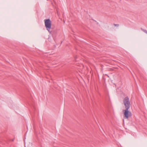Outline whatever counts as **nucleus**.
Returning <instances> with one entry per match:
<instances>
[{"instance_id": "nucleus-6", "label": "nucleus", "mask_w": 147, "mask_h": 147, "mask_svg": "<svg viewBox=\"0 0 147 147\" xmlns=\"http://www.w3.org/2000/svg\"><path fill=\"white\" fill-rule=\"evenodd\" d=\"M57 14H58V15H59V13H58V11H57Z\"/></svg>"}, {"instance_id": "nucleus-4", "label": "nucleus", "mask_w": 147, "mask_h": 147, "mask_svg": "<svg viewBox=\"0 0 147 147\" xmlns=\"http://www.w3.org/2000/svg\"><path fill=\"white\" fill-rule=\"evenodd\" d=\"M141 30L142 31H143L145 33H146L147 34V31L146 30H145L144 29H143V28H141Z\"/></svg>"}, {"instance_id": "nucleus-3", "label": "nucleus", "mask_w": 147, "mask_h": 147, "mask_svg": "<svg viewBox=\"0 0 147 147\" xmlns=\"http://www.w3.org/2000/svg\"><path fill=\"white\" fill-rule=\"evenodd\" d=\"M123 102L125 108H130V102L129 101V98L127 96L126 97L124 98L123 100Z\"/></svg>"}, {"instance_id": "nucleus-1", "label": "nucleus", "mask_w": 147, "mask_h": 147, "mask_svg": "<svg viewBox=\"0 0 147 147\" xmlns=\"http://www.w3.org/2000/svg\"><path fill=\"white\" fill-rule=\"evenodd\" d=\"M45 27L47 30L50 33L51 32L50 31L51 29V22L49 19H46L44 20Z\"/></svg>"}, {"instance_id": "nucleus-2", "label": "nucleus", "mask_w": 147, "mask_h": 147, "mask_svg": "<svg viewBox=\"0 0 147 147\" xmlns=\"http://www.w3.org/2000/svg\"><path fill=\"white\" fill-rule=\"evenodd\" d=\"M125 109V110H123V111L124 115V117L125 119H127L131 117L132 115L130 111H128V109L129 108Z\"/></svg>"}, {"instance_id": "nucleus-7", "label": "nucleus", "mask_w": 147, "mask_h": 147, "mask_svg": "<svg viewBox=\"0 0 147 147\" xmlns=\"http://www.w3.org/2000/svg\"><path fill=\"white\" fill-rule=\"evenodd\" d=\"M14 139H12L11 140L12 141H14Z\"/></svg>"}, {"instance_id": "nucleus-5", "label": "nucleus", "mask_w": 147, "mask_h": 147, "mask_svg": "<svg viewBox=\"0 0 147 147\" xmlns=\"http://www.w3.org/2000/svg\"><path fill=\"white\" fill-rule=\"evenodd\" d=\"M114 25L115 26H119V24H114Z\"/></svg>"}]
</instances>
